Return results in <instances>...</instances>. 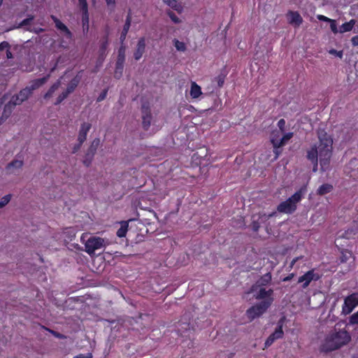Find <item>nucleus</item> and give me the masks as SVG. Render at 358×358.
Listing matches in <instances>:
<instances>
[{
    "instance_id": "f257e3e1",
    "label": "nucleus",
    "mask_w": 358,
    "mask_h": 358,
    "mask_svg": "<svg viewBox=\"0 0 358 358\" xmlns=\"http://www.w3.org/2000/svg\"><path fill=\"white\" fill-rule=\"evenodd\" d=\"M333 140L326 132H318V142L308 150L307 157L314 164L313 171L317 169V162L320 161L321 169L325 171L329 164L332 153Z\"/></svg>"
},
{
    "instance_id": "f03ea898",
    "label": "nucleus",
    "mask_w": 358,
    "mask_h": 358,
    "mask_svg": "<svg viewBox=\"0 0 358 358\" xmlns=\"http://www.w3.org/2000/svg\"><path fill=\"white\" fill-rule=\"evenodd\" d=\"M142 129L150 134H155L162 126V120L159 113L148 102H145L141 108Z\"/></svg>"
},
{
    "instance_id": "7ed1b4c3",
    "label": "nucleus",
    "mask_w": 358,
    "mask_h": 358,
    "mask_svg": "<svg viewBox=\"0 0 358 358\" xmlns=\"http://www.w3.org/2000/svg\"><path fill=\"white\" fill-rule=\"evenodd\" d=\"M350 341V336L345 330L331 331L322 344L324 351H332L347 344Z\"/></svg>"
},
{
    "instance_id": "20e7f679",
    "label": "nucleus",
    "mask_w": 358,
    "mask_h": 358,
    "mask_svg": "<svg viewBox=\"0 0 358 358\" xmlns=\"http://www.w3.org/2000/svg\"><path fill=\"white\" fill-rule=\"evenodd\" d=\"M80 242L85 247V252L90 256L94 255L96 250L103 249L109 244L108 240L93 236L88 232L83 233L81 235Z\"/></svg>"
},
{
    "instance_id": "39448f33",
    "label": "nucleus",
    "mask_w": 358,
    "mask_h": 358,
    "mask_svg": "<svg viewBox=\"0 0 358 358\" xmlns=\"http://www.w3.org/2000/svg\"><path fill=\"white\" fill-rule=\"evenodd\" d=\"M31 94L29 89L27 87L22 90L17 95L13 96L9 103L5 106L2 117L0 118V124L3 123L10 115L13 108L17 105L26 101Z\"/></svg>"
},
{
    "instance_id": "423d86ee",
    "label": "nucleus",
    "mask_w": 358,
    "mask_h": 358,
    "mask_svg": "<svg viewBox=\"0 0 358 358\" xmlns=\"http://www.w3.org/2000/svg\"><path fill=\"white\" fill-rule=\"evenodd\" d=\"M306 187L301 188L287 200L282 202L278 206V210L283 213H292L296 209V204L301 200L303 194L306 192Z\"/></svg>"
},
{
    "instance_id": "0eeeda50",
    "label": "nucleus",
    "mask_w": 358,
    "mask_h": 358,
    "mask_svg": "<svg viewBox=\"0 0 358 358\" xmlns=\"http://www.w3.org/2000/svg\"><path fill=\"white\" fill-rule=\"evenodd\" d=\"M271 305V299H268V301H262L259 303L252 306L250 308H249L247 310V312H246L247 317L250 320H252L255 318L261 316L262 315H263Z\"/></svg>"
},
{
    "instance_id": "6e6552de",
    "label": "nucleus",
    "mask_w": 358,
    "mask_h": 358,
    "mask_svg": "<svg viewBox=\"0 0 358 358\" xmlns=\"http://www.w3.org/2000/svg\"><path fill=\"white\" fill-rule=\"evenodd\" d=\"M251 291L257 299H263V301L271 299V303L273 301L272 297L273 290L271 289L266 290L264 287H259V285H254L251 288Z\"/></svg>"
},
{
    "instance_id": "1a4fd4ad",
    "label": "nucleus",
    "mask_w": 358,
    "mask_h": 358,
    "mask_svg": "<svg viewBox=\"0 0 358 358\" xmlns=\"http://www.w3.org/2000/svg\"><path fill=\"white\" fill-rule=\"evenodd\" d=\"M357 306H358V292L353 293L345 298L343 312L345 314H349Z\"/></svg>"
},
{
    "instance_id": "9d476101",
    "label": "nucleus",
    "mask_w": 358,
    "mask_h": 358,
    "mask_svg": "<svg viewBox=\"0 0 358 358\" xmlns=\"http://www.w3.org/2000/svg\"><path fill=\"white\" fill-rule=\"evenodd\" d=\"M320 275L315 272L314 269L308 271L305 274L301 275L298 280L299 283H303L302 287L303 288L307 287L312 281H316L319 280Z\"/></svg>"
},
{
    "instance_id": "9b49d317",
    "label": "nucleus",
    "mask_w": 358,
    "mask_h": 358,
    "mask_svg": "<svg viewBox=\"0 0 358 358\" xmlns=\"http://www.w3.org/2000/svg\"><path fill=\"white\" fill-rule=\"evenodd\" d=\"M23 164L24 162L22 159H13L6 166V172L8 175H18Z\"/></svg>"
},
{
    "instance_id": "f8f14e48",
    "label": "nucleus",
    "mask_w": 358,
    "mask_h": 358,
    "mask_svg": "<svg viewBox=\"0 0 358 358\" xmlns=\"http://www.w3.org/2000/svg\"><path fill=\"white\" fill-rule=\"evenodd\" d=\"M287 22L295 28H298L303 22V18L297 11L289 10L286 14Z\"/></svg>"
},
{
    "instance_id": "ddd939ff",
    "label": "nucleus",
    "mask_w": 358,
    "mask_h": 358,
    "mask_svg": "<svg viewBox=\"0 0 358 358\" xmlns=\"http://www.w3.org/2000/svg\"><path fill=\"white\" fill-rule=\"evenodd\" d=\"M91 127L92 125L89 122H85L81 124L78 135V141L79 142L78 147H80V145H82L87 139V135L90 130Z\"/></svg>"
},
{
    "instance_id": "4468645a",
    "label": "nucleus",
    "mask_w": 358,
    "mask_h": 358,
    "mask_svg": "<svg viewBox=\"0 0 358 358\" xmlns=\"http://www.w3.org/2000/svg\"><path fill=\"white\" fill-rule=\"evenodd\" d=\"M345 172L354 179L358 178V160L356 159L350 160L345 167Z\"/></svg>"
},
{
    "instance_id": "2eb2a0df",
    "label": "nucleus",
    "mask_w": 358,
    "mask_h": 358,
    "mask_svg": "<svg viewBox=\"0 0 358 358\" xmlns=\"http://www.w3.org/2000/svg\"><path fill=\"white\" fill-rule=\"evenodd\" d=\"M125 59V48L121 47L118 51V56L116 62L115 76H117L119 73V76H121L123 70V65Z\"/></svg>"
},
{
    "instance_id": "dca6fc26",
    "label": "nucleus",
    "mask_w": 358,
    "mask_h": 358,
    "mask_svg": "<svg viewBox=\"0 0 358 358\" xmlns=\"http://www.w3.org/2000/svg\"><path fill=\"white\" fill-rule=\"evenodd\" d=\"M293 136L292 132L285 134L281 138H275L273 136L271 139V143L273 147L280 148L285 145Z\"/></svg>"
},
{
    "instance_id": "f3484780",
    "label": "nucleus",
    "mask_w": 358,
    "mask_h": 358,
    "mask_svg": "<svg viewBox=\"0 0 358 358\" xmlns=\"http://www.w3.org/2000/svg\"><path fill=\"white\" fill-rule=\"evenodd\" d=\"M283 336L282 324H280L275 331L266 339L264 345L265 348H268L273 344V343Z\"/></svg>"
},
{
    "instance_id": "a211bd4d",
    "label": "nucleus",
    "mask_w": 358,
    "mask_h": 358,
    "mask_svg": "<svg viewBox=\"0 0 358 358\" xmlns=\"http://www.w3.org/2000/svg\"><path fill=\"white\" fill-rule=\"evenodd\" d=\"M145 41L144 38H141L138 42L136 50L134 54L136 60H139L142 57L143 54L145 52Z\"/></svg>"
},
{
    "instance_id": "6ab92c4d",
    "label": "nucleus",
    "mask_w": 358,
    "mask_h": 358,
    "mask_svg": "<svg viewBox=\"0 0 358 358\" xmlns=\"http://www.w3.org/2000/svg\"><path fill=\"white\" fill-rule=\"evenodd\" d=\"M51 17L55 22L56 27L59 29L67 38H70L71 37V33L67 27L60 20H59L56 17L52 15Z\"/></svg>"
},
{
    "instance_id": "aec40b11",
    "label": "nucleus",
    "mask_w": 358,
    "mask_h": 358,
    "mask_svg": "<svg viewBox=\"0 0 358 358\" xmlns=\"http://www.w3.org/2000/svg\"><path fill=\"white\" fill-rule=\"evenodd\" d=\"M82 15V26L84 34H87L90 29V18L88 10H84Z\"/></svg>"
},
{
    "instance_id": "412c9836",
    "label": "nucleus",
    "mask_w": 358,
    "mask_h": 358,
    "mask_svg": "<svg viewBox=\"0 0 358 358\" xmlns=\"http://www.w3.org/2000/svg\"><path fill=\"white\" fill-rule=\"evenodd\" d=\"M68 78V75L65 74L63 77H62L56 83H55L50 90L45 93L44 95L45 99H49L50 98L54 92L59 88V85L62 83V80H66V79Z\"/></svg>"
},
{
    "instance_id": "4be33fe9",
    "label": "nucleus",
    "mask_w": 358,
    "mask_h": 358,
    "mask_svg": "<svg viewBox=\"0 0 358 358\" xmlns=\"http://www.w3.org/2000/svg\"><path fill=\"white\" fill-rule=\"evenodd\" d=\"M48 79V77H44L42 78L36 79L31 82L29 86L27 87L28 89L30 90L31 92L38 88H39L41 86H42L43 84H45Z\"/></svg>"
},
{
    "instance_id": "5701e85b",
    "label": "nucleus",
    "mask_w": 358,
    "mask_h": 358,
    "mask_svg": "<svg viewBox=\"0 0 358 358\" xmlns=\"http://www.w3.org/2000/svg\"><path fill=\"white\" fill-rule=\"evenodd\" d=\"M189 94L192 99L199 98L202 94L201 87L198 85L195 82H192L191 83Z\"/></svg>"
},
{
    "instance_id": "b1692460",
    "label": "nucleus",
    "mask_w": 358,
    "mask_h": 358,
    "mask_svg": "<svg viewBox=\"0 0 358 358\" xmlns=\"http://www.w3.org/2000/svg\"><path fill=\"white\" fill-rule=\"evenodd\" d=\"M80 79L81 76L79 74L76 75L74 78H73L68 84L66 91L71 94L77 87V85L80 81Z\"/></svg>"
},
{
    "instance_id": "393cba45",
    "label": "nucleus",
    "mask_w": 358,
    "mask_h": 358,
    "mask_svg": "<svg viewBox=\"0 0 358 358\" xmlns=\"http://www.w3.org/2000/svg\"><path fill=\"white\" fill-rule=\"evenodd\" d=\"M333 190V186L331 184L325 183L320 186L317 190V194L324 195L330 193Z\"/></svg>"
},
{
    "instance_id": "a878e982",
    "label": "nucleus",
    "mask_w": 358,
    "mask_h": 358,
    "mask_svg": "<svg viewBox=\"0 0 358 358\" xmlns=\"http://www.w3.org/2000/svg\"><path fill=\"white\" fill-rule=\"evenodd\" d=\"M357 231H358V227L356 225V226H354V227L345 230V232L341 236H342L343 238H347V239H350L356 235V234L357 233Z\"/></svg>"
},
{
    "instance_id": "bb28decb",
    "label": "nucleus",
    "mask_w": 358,
    "mask_h": 358,
    "mask_svg": "<svg viewBox=\"0 0 358 358\" xmlns=\"http://www.w3.org/2000/svg\"><path fill=\"white\" fill-rule=\"evenodd\" d=\"M128 227V222H122L120 223V227L117 231V236L120 238L124 237L127 234Z\"/></svg>"
},
{
    "instance_id": "cd10ccee",
    "label": "nucleus",
    "mask_w": 358,
    "mask_h": 358,
    "mask_svg": "<svg viewBox=\"0 0 358 358\" xmlns=\"http://www.w3.org/2000/svg\"><path fill=\"white\" fill-rule=\"evenodd\" d=\"M355 24V20H351L348 22H345L341 25L339 29L340 33H345L347 31H350L352 29L354 25Z\"/></svg>"
},
{
    "instance_id": "c85d7f7f",
    "label": "nucleus",
    "mask_w": 358,
    "mask_h": 358,
    "mask_svg": "<svg viewBox=\"0 0 358 358\" xmlns=\"http://www.w3.org/2000/svg\"><path fill=\"white\" fill-rule=\"evenodd\" d=\"M271 280V275L268 273L264 275L257 282L255 285H259V287H264L268 285Z\"/></svg>"
},
{
    "instance_id": "c756f323",
    "label": "nucleus",
    "mask_w": 358,
    "mask_h": 358,
    "mask_svg": "<svg viewBox=\"0 0 358 358\" xmlns=\"http://www.w3.org/2000/svg\"><path fill=\"white\" fill-rule=\"evenodd\" d=\"M164 2L178 12H182V6L176 0H164Z\"/></svg>"
},
{
    "instance_id": "7c9ffc66",
    "label": "nucleus",
    "mask_w": 358,
    "mask_h": 358,
    "mask_svg": "<svg viewBox=\"0 0 358 358\" xmlns=\"http://www.w3.org/2000/svg\"><path fill=\"white\" fill-rule=\"evenodd\" d=\"M130 24H131V19H130V17H128L127 18L126 22L123 27V30L122 31V34H121V37H120L121 40H122V41L124 40L126 35L129 29Z\"/></svg>"
},
{
    "instance_id": "2f4dec72",
    "label": "nucleus",
    "mask_w": 358,
    "mask_h": 358,
    "mask_svg": "<svg viewBox=\"0 0 358 358\" xmlns=\"http://www.w3.org/2000/svg\"><path fill=\"white\" fill-rule=\"evenodd\" d=\"M173 45L177 50L180 52H185L186 50V45L185 43L180 41L177 39L173 40Z\"/></svg>"
},
{
    "instance_id": "473e14b6",
    "label": "nucleus",
    "mask_w": 358,
    "mask_h": 358,
    "mask_svg": "<svg viewBox=\"0 0 358 358\" xmlns=\"http://www.w3.org/2000/svg\"><path fill=\"white\" fill-rule=\"evenodd\" d=\"M11 194L3 196L0 200V209L5 207L10 201Z\"/></svg>"
},
{
    "instance_id": "72a5a7b5",
    "label": "nucleus",
    "mask_w": 358,
    "mask_h": 358,
    "mask_svg": "<svg viewBox=\"0 0 358 358\" xmlns=\"http://www.w3.org/2000/svg\"><path fill=\"white\" fill-rule=\"evenodd\" d=\"M352 254L350 251H343L342 252V256H341V261L342 262H346L348 261L350 257H352Z\"/></svg>"
},
{
    "instance_id": "f704fd0d",
    "label": "nucleus",
    "mask_w": 358,
    "mask_h": 358,
    "mask_svg": "<svg viewBox=\"0 0 358 358\" xmlns=\"http://www.w3.org/2000/svg\"><path fill=\"white\" fill-rule=\"evenodd\" d=\"M329 53L331 55H334L338 58H342L343 57V51L340 50V51H338L336 50H334V49H331L329 50Z\"/></svg>"
},
{
    "instance_id": "c9c22d12",
    "label": "nucleus",
    "mask_w": 358,
    "mask_h": 358,
    "mask_svg": "<svg viewBox=\"0 0 358 358\" xmlns=\"http://www.w3.org/2000/svg\"><path fill=\"white\" fill-rule=\"evenodd\" d=\"M78 5L82 10H88L87 0H78Z\"/></svg>"
},
{
    "instance_id": "e433bc0d",
    "label": "nucleus",
    "mask_w": 358,
    "mask_h": 358,
    "mask_svg": "<svg viewBox=\"0 0 358 358\" xmlns=\"http://www.w3.org/2000/svg\"><path fill=\"white\" fill-rule=\"evenodd\" d=\"M70 93L68 92L66 90L64 92H62L58 97H57V103H61L64 99H65L68 95Z\"/></svg>"
},
{
    "instance_id": "4c0bfd02",
    "label": "nucleus",
    "mask_w": 358,
    "mask_h": 358,
    "mask_svg": "<svg viewBox=\"0 0 358 358\" xmlns=\"http://www.w3.org/2000/svg\"><path fill=\"white\" fill-rule=\"evenodd\" d=\"M70 93L68 92L66 90L64 92H62L58 97H57V103H61L64 99H65L68 95Z\"/></svg>"
},
{
    "instance_id": "58836bf2",
    "label": "nucleus",
    "mask_w": 358,
    "mask_h": 358,
    "mask_svg": "<svg viewBox=\"0 0 358 358\" xmlns=\"http://www.w3.org/2000/svg\"><path fill=\"white\" fill-rule=\"evenodd\" d=\"M285 121L284 119H280L278 122V127L279 128L278 131L284 132L285 131Z\"/></svg>"
},
{
    "instance_id": "ea45409f",
    "label": "nucleus",
    "mask_w": 358,
    "mask_h": 358,
    "mask_svg": "<svg viewBox=\"0 0 358 358\" xmlns=\"http://www.w3.org/2000/svg\"><path fill=\"white\" fill-rule=\"evenodd\" d=\"M330 28H331V30L332 31V32H334V34L339 32V30L338 29L336 24V21L334 20H331Z\"/></svg>"
},
{
    "instance_id": "a19ab883",
    "label": "nucleus",
    "mask_w": 358,
    "mask_h": 358,
    "mask_svg": "<svg viewBox=\"0 0 358 358\" xmlns=\"http://www.w3.org/2000/svg\"><path fill=\"white\" fill-rule=\"evenodd\" d=\"M350 322L351 324H358V311L350 317Z\"/></svg>"
},
{
    "instance_id": "79ce46f5",
    "label": "nucleus",
    "mask_w": 358,
    "mask_h": 358,
    "mask_svg": "<svg viewBox=\"0 0 358 358\" xmlns=\"http://www.w3.org/2000/svg\"><path fill=\"white\" fill-rule=\"evenodd\" d=\"M10 45L8 44V43L6 42V41H3V42H1L0 43V50H6L9 48Z\"/></svg>"
},
{
    "instance_id": "37998d69",
    "label": "nucleus",
    "mask_w": 358,
    "mask_h": 358,
    "mask_svg": "<svg viewBox=\"0 0 358 358\" xmlns=\"http://www.w3.org/2000/svg\"><path fill=\"white\" fill-rule=\"evenodd\" d=\"M317 18L319 20H321V21H324V22H330L331 20H332L331 19L324 16V15H318L317 16Z\"/></svg>"
},
{
    "instance_id": "c03bdc74",
    "label": "nucleus",
    "mask_w": 358,
    "mask_h": 358,
    "mask_svg": "<svg viewBox=\"0 0 358 358\" xmlns=\"http://www.w3.org/2000/svg\"><path fill=\"white\" fill-rule=\"evenodd\" d=\"M92 353L88 352L85 355H83V354L78 355L74 357L73 358H92Z\"/></svg>"
},
{
    "instance_id": "a18cd8bd",
    "label": "nucleus",
    "mask_w": 358,
    "mask_h": 358,
    "mask_svg": "<svg viewBox=\"0 0 358 358\" xmlns=\"http://www.w3.org/2000/svg\"><path fill=\"white\" fill-rule=\"evenodd\" d=\"M282 133L283 132H280L278 131H273L271 135V140L273 136H275V138H281V135L282 134Z\"/></svg>"
},
{
    "instance_id": "49530a36",
    "label": "nucleus",
    "mask_w": 358,
    "mask_h": 358,
    "mask_svg": "<svg viewBox=\"0 0 358 358\" xmlns=\"http://www.w3.org/2000/svg\"><path fill=\"white\" fill-rule=\"evenodd\" d=\"M32 19H33V17H30V18H27V19L24 20L21 22L20 26H24V25L28 24V23H29L31 20H32Z\"/></svg>"
},
{
    "instance_id": "de8ad7c7",
    "label": "nucleus",
    "mask_w": 358,
    "mask_h": 358,
    "mask_svg": "<svg viewBox=\"0 0 358 358\" xmlns=\"http://www.w3.org/2000/svg\"><path fill=\"white\" fill-rule=\"evenodd\" d=\"M352 43L353 45L356 46L358 45V36H354L352 40Z\"/></svg>"
},
{
    "instance_id": "09e8293b",
    "label": "nucleus",
    "mask_w": 358,
    "mask_h": 358,
    "mask_svg": "<svg viewBox=\"0 0 358 358\" xmlns=\"http://www.w3.org/2000/svg\"><path fill=\"white\" fill-rule=\"evenodd\" d=\"M273 148H274L273 152H274V153L275 155V159H277L279 157L280 154V151L279 150L280 148H275V147H273Z\"/></svg>"
},
{
    "instance_id": "8fccbe9b",
    "label": "nucleus",
    "mask_w": 358,
    "mask_h": 358,
    "mask_svg": "<svg viewBox=\"0 0 358 358\" xmlns=\"http://www.w3.org/2000/svg\"><path fill=\"white\" fill-rule=\"evenodd\" d=\"M169 15H170V17L171 18V20H172L174 22H176V23H178V22H180V20L178 19V17H176V15H172V14H170Z\"/></svg>"
},
{
    "instance_id": "3c124183",
    "label": "nucleus",
    "mask_w": 358,
    "mask_h": 358,
    "mask_svg": "<svg viewBox=\"0 0 358 358\" xmlns=\"http://www.w3.org/2000/svg\"><path fill=\"white\" fill-rule=\"evenodd\" d=\"M106 1L108 6H114L115 3V0H106Z\"/></svg>"
},
{
    "instance_id": "603ef678",
    "label": "nucleus",
    "mask_w": 358,
    "mask_h": 358,
    "mask_svg": "<svg viewBox=\"0 0 358 358\" xmlns=\"http://www.w3.org/2000/svg\"><path fill=\"white\" fill-rule=\"evenodd\" d=\"M300 259V257H296L294 259H292V262H291V264H290V267H293V266L294 265V264Z\"/></svg>"
},
{
    "instance_id": "864d4df0",
    "label": "nucleus",
    "mask_w": 358,
    "mask_h": 358,
    "mask_svg": "<svg viewBox=\"0 0 358 358\" xmlns=\"http://www.w3.org/2000/svg\"><path fill=\"white\" fill-rule=\"evenodd\" d=\"M6 57L8 59H10L13 57V55L8 49L6 50Z\"/></svg>"
},
{
    "instance_id": "5fc2aeb1",
    "label": "nucleus",
    "mask_w": 358,
    "mask_h": 358,
    "mask_svg": "<svg viewBox=\"0 0 358 358\" xmlns=\"http://www.w3.org/2000/svg\"><path fill=\"white\" fill-rule=\"evenodd\" d=\"M293 277V274H291L289 276H287L283 279V281H288L291 280Z\"/></svg>"
},
{
    "instance_id": "6e6d98bb",
    "label": "nucleus",
    "mask_w": 358,
    "mask_h": 358,
    "mask_svg": "<svg viewBox=\"0 0 358 358\" xmlns=\"http://www.w3.org/2000/svg\"><path fill=\"white\" fill-rule=\"evenodd\" d=\"M104 97H105V95L101 96V97H99L98 100L101 101L102 99H104Z\"/></svg>"
},
{
    "instance_id": "4d7b16f0",
    "label": "nucleus",
    "mask_w": 358,
    "mask_h": 358,
    "mask_svg": "<svg viewBox=\"0 0 358 358\" xmlns=\"http://www.w3.org/2000/svg\"><path fill=\"white\" fill-rule=\"evenodd\" d=\"M2 3H3V0H0V6H1Z\"/></svg>"
},
{
    "instance_id": "13d9d810",
    "label": "nucleus",
    "mask_w": 358,
    "mask_h": 358,
    "mask_svg": "<svg viewBox=\"0 0 358 358\" xmlns=\"http://www.w3.org/2000/svg\"><path fill=\"white\" fill-rule=\"evenodd\" d=\"M254 228H255V230H257L258 227H255V226H254Z\"/></svg>"
},
{
    "instance_id": "bf43d9fd",
    "label": "nucleus",
    "mask_w": 358,
    "mask_h": 358,
    "mask_svg": "<svg viewBox=\"0 0 358 358\" xmlns=\"http://www.w3.org/2000/svg\"><path fill=\"white\" fill-rule=\"evenodd\" d=\"M42 31V29H40L38 30V31ZM36 32H38V31H36Z\"/></svg>"
}]
</instances>
